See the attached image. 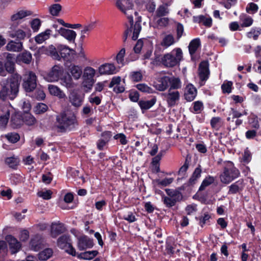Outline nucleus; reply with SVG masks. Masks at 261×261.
<instances>
[{"label":"nucleus","mask_w":261,"mask_h":261,"mask_svg":"<svg viewBox=\"0 0 261 261\" xmlns=\"http://www.w3.org/2000/svg\"><path fill=\"white\" fill-rule=\"evenodd\" d=\"M61 9L62 6L60 4H55L50 6L49 10L53 16H58Z\"/></svg>","instance_id":"603ef678"},{"label":"nucleus","mask_w":261,"mask_h":261,"mask_svg":"<svg viewBox=\"0 0 261 261\" xmlns=\"http://www.w3.org/2000/svg\"><path fill=\"white\" fill-rule=\"evenodd\" d=\"M20 79V76L15 73L4 83L0 91V98L3 100L7 98L13 99L18 92Z\"/></svg>","instance_id":"f03ea898"},{"label":"nucleus","mask_w":261,"mask_h":261,"mask_svg":"<svg viewBox=\"0 0 261 261\" xmlns=\"http://www.w3.org/2000/svg\"><path fill=\"white\" fill-rule=\"evenodd\" d=\"M243 181L242 180H239L236 182L232 184L229 187V194H234L243 188Z\"/></svg>","instance_id":"c9c22d12"},{"label":"nucleus","mask_w":261,"mask_h":261,"mask_svg":"<svg viewBox=\"0 0 261 261\" xmlns=\"http://www.w3.org/2000/svg\"><path fill=\"white\" fill-rule=\"evenodd\" d=\"M6 163L11 167H14L17 164V160L15 158L10 157L6 159Z\"/></svg>","instance_id":"774afa93"},{"label":"nucleus","mask_w":261,"mask_h":261,"mask_svg":"<svg viewBox=\"0 0 261 261\" xmlns=\"http://www.w3.org/2000/svg\"><path fill=\"white\" fill-rule=\"evenodd\" d=\"M5 240L9 245L12 254L18 252L21 249V245L20 243L13 236L7 235L5 238Z\"/></svg>","instance_id":"f8f14e48"},{"label":"nucleus","mask_w":261,"mask_h":261,"mask_svg":"<svg viewBox=\"0 0 261 261\" xmlns=\"http://www.w3.org/2000/svg\"><path fill=\"white\" fill-rule=\"evenodd\" d=\"M171 2L163 3L160 5L155 12L156 16L162 17L167 15L169 13V6L171 5Z\"/></svg>","instance_id":"393cba45"},{"label":"nucleus","mask_w":261,"mask_h":261,"mask_svg":"<svg viewBox=\"0 0 261 261\" xmlns=\"http://www.w3.org/2000/svg\"><path fill=\"white\" fill-rule=\"evenodd\" d=\"M53 251L50 248H46L38 254V258L41 260H46L53 255Z\"/></svg>","instance_id":"ea45409f"},{"label":"nucleus","mask_w":261,"mask_h":261,"mask_svg":"<svg viewBox=\"0 0 261 261\" xmlns=\"http://www.w3.org/2000/svg\"><path fill=\"white\" fill-rule=\"evenodd\" d=\"M156 99L152 98L149 100H141L139 102V105L142 110H148L151 108L155 103Z\"/></svg>","instance_id":"79ce46f5"},{"label":"nucleus","mask_w":261,"mask_h":261,"mask_svg":"<svg viewBox=\"0 0 261 261\" xmlns=\"http://www.w3.org/2000/svg\"><path fill=\"white\" fill-rule=\"evenodd\" d=\"M164 95L166 98L168 105L170 107L175 106L179 99V93L177 90L169 89L168 92Z\"/></svg>","instance_id":"4468645a"},{"label":"nucleus","mask_w":261,"mask_h":261,"mask_svg":"<svg viewBox=\"0 0 261 261\" xmlns=\"http://www.w3.org/2000/svg\"><path fill=\"white\" fill-rule=\"evenodd\" d=\"M173 181V178H165L162 180H158L156 182L159 185L163 186H167L171 184Z\"/></svg>","instance_id":"338daca9"},{"label":"nucleus","mask_w":261,"mask_h":261,"mask_svg":"<svg viewBox=\"0 0 261 261\" xmlns=\"http://www.w3.org/2000/svg\"><path fill=\"white\" fill-rule=\"evenodd\" d=\"M136 88L138 90L142 92L147 93H152L153 92V90L145 84H137Z\"/></svg>","instance_id":"6e6d98bb"},{"label":"nucleus","mask_w":261,"mask_h":261,"mask_svg":"<svg viewBox=\"0 0 261 261\" xmlns=\"http://www.w3.org/2000/svg\"><path fill=\"white\" fill-rule=\"evenodd\" d=\"M197 95L196 89L192 84H189L187 86L185 91V99L189 101H191L194 99Z\"/></svg>","instance_id":"4be33fe9"},{"label":"nucleus","mask_w":261,"mask_h":261,"mask_svg":"<svg viewBox=\"0 0 261 261\" xmlns=\"http://www.w3.org/2000/svg\"><path fill=\"white\" fill-rule=\"evenodd\" d=\"M163 201L165 204L168 207H171L175 204L176 199L175 197H164Z\"/></svg>","instance_id":"052dcab7"},{"label":"nucleus","mask_w":261,"mask_h":261,"mask_svg":"<svg viewBox=\"0 0 261 261\" xmlns=\"http://www.w3.org/2000/svg\"><path fill=\"white\" fill-rule=\"evenodd\" d=\"M14 109L10 104L2 106L0 108V129L5 130L8 125L11 113Z\"/></svg>","instance_id":"0eeeda50"},{"label":"nucleus","mask_w":261,"mask_h":261,"mask_svg":"<svg viewBox=\"0 0 261 261\" xmlns=\"http://www.w3.org/2000/svg\"><path fill=\"white\" fill-rule=\"evenodd\" d=\"M239 18L242 27H249L253 24L252 18L246 14H241Z\"/></svg>","instance_id":"c756f323"},{"label":"nucleus","mask_w":261,"mask_h":261,"mask_svg":"<svg viewBox=\"0 0 261 261\" xmlns=\"http://www.w3.org/2000/svg\"><path fill=\"white\" fill-rule=\"evenodd\" d=\"M94 83V80L83 78L82 86L84 88L86 92H89L90 90H91Z\"/></svg>","instance_id":"49530a36"},{"label":"nucleus","mask_w":261,"mask_h":261,"mask_svg":"<svg viewBox=\"0 0 261 261\" xmlns=\"http://www.w3.org/2000/svg\"><path fill=\"white\" fill-rule=\"evenodd\" d=\"M59 80H60V84L67 89L72 88L74 86L73 78L69 74L61 76Z\"/></svg>","instance_id":"bb28decb"},{"label":"nucleus","mask_w":261,"mask_h":261,"mask_svg":"<svg viewBox=\"0 0 261 261\" xmlns=\"http://www.w3.org/2000/svg\"><path fill=\"white\" fill-rule=\"evenodd\" d=\"M84 96L78 93L75 91H72L69 95V100L71 105L75 107H80L82 106Z\"/></svg>","instance_id":"2eb2a0df"},{"label":"nucleus","mask_w":261,"mask_h":261,"mask_svg":"<svg viewBox=\"0 0 261 261\" xmlns=\"http://www.w3.org/2000/svg\"><path fill=\"white\" fill-rule=\"evenodd\" d=\"M30 26L35 32L39 31L41 25V21L39 18H34L30 21Z\"/></svg>","instance_id":"864d4df0"},{"label":"nucleus","mask_w":261,"mask_h":261,"mask_svg":"<svg viewBox=\"0 0 261 261\" xmlns=\"http://www.w3.org/2000/svg\"><path fill=\"white\" fill-rule=\"evenodd\" d=\"M130 80L134 82H138L142 80L143 75L140 71H133L130 74Z\"/></svg>","instance_id":"4d7b16f0"},{"label":"nucleus","mask_w":261,"mask_h":261,"mask_svg":"<svg viewBox=\"0 0 261 261\" xmlns=\"http://www.w3.org/2000/svg\"><path fill=\"white\" fill-rule=\"evenodd\" d=\"M98 254L96 250H92L89 251H86L83 253L78 254L77 256L79 259H83L85 260H91L96 256Z\"/></svg>","instance_id":"72a5a7b5"},{"label":"nucleus","mask_w":261,"mask_h":261,"mask_svg":"<svg viewBox=\"0 0 261 261\" xmlns=\"http://www.w3.org/2000/svg\"><path fill=\"white\" fill-rule=\"evenodd\" d=\"M169 85L170 86L169 89L176 90L181 87V83L179 78L172 77H170Z\"/></svg>","instance_id":"c03bdc74"},{"label":"nucleus","mask_w":261,"mask_h":261,"mask_svg":"<svg viewBox=\"0 0 261 261\" xmlns=\"http://www.w3.org/2000/svg\"><path fill=\"white\" fill-rule=\"evenodd\" d=\"M214 181V178L212 176H208L206 177L202 181L199 190H203L206 187L210 185Z\"/></svg>","instance_id":"13d9d810"},{"label":"nucleus","mask_w":261,"mask_h":261,"mask_svg":"<svg viewBox=\"0 0 261 261\" xmlns=\"http://www.w3.org/2000/svg\"><path fill=\"white\" fill-rule=\"evenodd\" d=\"M22 86L27 92H31L37 86V76L32 71H27L23 76Z\"/></svg>","instance_id":"6e6552de"},{"label":"nucleus","mask_w":261,"mask_h":261,"mask_svg":"<svg viewBox=\"0 0 261 261\" xmlns=\"http://www.w3.org/2000/svg\"><path fill=\"white\" fill-rule=\"evenodd\" d=\"M170 82V77L167 76L160 78L158 82L155 83V88L161 91L165 90L169 86Z\"/></svg>","instance_id":"b1692460"},{"label":"nucleus","mask_w":261,"mask_h":261,"mask_svg":"<svg viewBox=\"0 0 261 261\" xmlns=\"http://www.w3.org/2000/svg\"><path fill=\"white\" fill-rule=\"evenodd\" d=\"M92 240L86 236H82L78 238L77 247L80 250H86L93 247Z\"/></svg>","instance_id":"dca6fc26"},{"label":"nucleus","mask_w":261,"mask_h":261,"mask_svg":"<svg viewBox=\"0 0 261 261\" xmlns=\"http://www.w3.org/2000/svg\"><path fill=\"white\" fill-rule=\"evenodd\" d=\"M258 7L256 4L253 3H249L246 7L247 12L250 14H254L258 10Z\"/></svg>","instance_id":"0e129e2a"},{"label":"nucleus","mask_w":261,"mask_h":261,"mask_svg":"<svg viewBox=\"0 0 261 261\" xmlns=\"http://www.w3.org/2000/svg\"><path fill=\"white\" fill-rule=\"evenodd\" d=\"M32 60V55L30 52L25 51L19 54L17 57V62L29 64Z\"/></svg>","instance_id":"2f4dec72"},{"label":"nucleus","mask_w":261,"mask_h":261,"mask_svg":"<svg viewBox=\"0 0 261 261\" xmlns=\"http://www.w3.org/2000/svg\"><path fill=\"white\" fill-rule=\"evenodd\" d=\"M201 170L199 167H197L195 169L192 176L189 179L190 184L193 185L195 183L197 179L200 177Z\"/></svg>","instance_id":"09e8293b"},{"label":"nucleus","mask_w":261,"mask_h":261,"mask_svg":"<svg viewBox=\"0 0 261 261\" xmlns=\"http://www.w3.org/2000/svg\"><path fill=\"white\" fill-rule=\"evenodd\" d=\"M183 59V53L180 48L176 47L163 55L161 63L165 67H173L179 64Z\"/></svg>","instance_id":"20e7f679"},{"label":"nucleus","mask_w":261,"mask_h":261,"mask_svg":"<svg viewBox=\"0 0 261 261\" xmlns=\"http://www.w3.org/2000/svg\"><path fill=\"white\" fill-rule=\"evenodd\" d=\"M96 73V71L90 66L86 67L83 71V78L94 80V77Z\"/></svg>","instance_id":"4c0bfd02"},{"label":"nucleus","mask_w":261,"mask_h":261,"mask_svg":"<svg viewBox=\"0 0 261 261\" xmlns=\"http://www.w3.org/2000/svg\"><path fill=\"white\" fill-rule=\"evenodd\" d=\"M125 54V50L124 48H122L118 53L116 57V60L117 64L120 66H123L124 65V57Z\"/></svg>","instance_id":"3c124183"},{"label":"nucleus","mask_w":261,"mask_h":261,"mask_svg":"<svg viewBox=\"0 0 261 261\" xmlns=\"http://www.w3.org/2000/svg\"><path fill=\"white\" fill-rule=\"evenodd\" d=\"M261 29L260 28H253L247 33L246 36L248 38L253 39L254 40L257 39L260 34Z\"/></svg>","instance_id":"a19ab883"},{"label":"nucleus","mask_w":261,"mask_h":261,"mask_svg":"<svg viewBox=\"0 0 261 261\" xmlns=\"http://www.w3.org/2000/svg\"><path fill=\"white\" fill-rule=\"evenodd\" d=\"M71 76L75 80H78L83 73L82 67L79 65H71L68 68Z\"/></svg>","instance_id":"5701e85b"},{"label":"nucleus","mask_w":261,"mask_h":261,"mask_svg":"<svg viewBox=\"0 0 261 261\" xmlns=\"http://www.w3.org/2000/svg\"><path fill=\"white\" fill-rule=\"evenodd\" d=\"M45 54L50 56L53 58L59 60L60 59V56L58 54V50L57 47L56 48L53 45H49L45 51Z\"/></svg>","instance_id":"473e14b6"},{"label":"nucleus","mask_w":261,"mask_h":261,"mask_svg":"<svg viewBox=\"0 0 261 261\" xmlns=\"http://www.w3.org/2000/svg\"><path fill=\"white\" fill-rule=\"evenodd\" d=\"M98 73L100 75H110L116 73L115 66L112 63H105L98 67Z\"/></svg>","instance_id":"f3484780"},{"label":"nucleus","mask_w":261,"mask_h":261,"mask_svg":"<svg viewBox=\"0 0 261 261\" xmlns=\"http://www.w3.org/2000/svg\"><path fill=\"white\" fill-rule=\"evenodd\" d=\"M38 196L45 200L50 199L52 192L50 190L41 191L38 192Z\"/></svg>","instance_id":"e2e57ef3"},{"label":"nucleus","mask_w":261,"mask_h":261,"mask_svg":"<svg viewBox=\"0 0 261 261\" xmlns=\"http://www.w3.org/2000/svg\"><path fill=\"white\" fill-rule=\"evenodd\" d=\"M22 116L23 123L28 125H33L36 122L35 118L29 113H24Z\"/></svg>","instance_id":"58836bf2"},{"label":"nucleus","mask_w":261,"mask_h":261,"mask_svg":"<svg viewBox=\"0 0 261 261\" xmlns=\"http://www.w3.org/2000/svg\"><path fill=\"white\" fill-rule=\"evenodd\" d=\"M32 14L30 11L21 10L14 13L11 16V24H16L21 19Z\"/></svg>","instance_id":"aec40b11"},{"label":"nucleus","mask_w":261,"mask_h":261,"mask_svg":"<svg viewBox=\"0 0 261 261\" xmlns=\"http://www.w3.org/2000/svg\"><path fill=\"white\" fill-rule=\"evenodd\" d=\"M175 42V39L173 35L168 34L165 36V37L163 38V40L161 43V45L163 47L167 48L173 45Z\"/></svg>","instance_id":"f704fd0d"},{"label":"nucleus","mask_w":261,"mask_h":261,"mask_svg":"<svg viewBox=\"0 0 261 261\" xmlns=\"http://www.w3.org/2000/svg\"><path fill=\"white\" fill-rule=\"evenodd\" d=\"M42 244V240L39 236L34 237L30 242V247L35 251H38L41 248Z\"/></svg>","instance_id":"7c9ffc66"},{"label":"nucleus","mask_w":261,"mask_h":261,"mask_svg":"<svg viewBox=\"0 0 261 261\" xmlns=\"http://www.w3.org/2000/svg\"><path fill=\"white\" fill-rule=\"evenodd\" d=\"M64 225L61 223H53L51 225V235L56 238L58 234L64 231Z\"/></svg>","instance_id":"cd10ccee"},{"label":"nucleus","mask_w":261,"mask_h":261,"mask_svg":"<svg viewBox=\"0 0 261 261\" xmlns=\"http://www.w3.org/2000/svg\"><path fill=\"white\" fill-rule=\"evenodd\" d=\"M64 73L62 66L55 65L43 75V79L50 83H56L59 81L61 76Z\"/></svg>","instance_id":"423d86ee"},{"label":"nucleus","mask_w":261,"mask_h":261,"mask_svg":"<svg viewBox=\"0 0 261 261\" xmlns=\"http://www.w3.org/2000/svg\"><path fill=\"white\" fill-rule=\"evenodd\" d=\"M58 50L60 53V57L65 60H70L73 58L75 55V51L68 46L62 44L57 46Z\"/></svg>","instance_id":"ddd939ff"},{"label":"nucleus","mask_w":261,"mask_h":261,"mask_svg":"<svg viewBox=\"0 0 261 261\" xmlns=\"http://www.w3.org/2000/svg\"><path fill=\"white\" fill-rule=\"evenodd\" d=\"M249 123L251 124L252 126L255 128H258L259 125L257 117L254 115L250 117L249 119Z\"/></svg>","instance_id":"69168bd1"},{"label":"nucleus","mask_w":261,"mask_h":261,"mask_svg":"<svg viewBox=\"0 0 261 261\" xmlns=\"http://www.w3.org/2000/svg\"><path fill=\"white\" fill-rule=\"evenodd\" d=\"M27 28L22 25L18 27V24H11L8 31L9 36L21 41L27 36Z\"/></svg>","instance_id":"1a4fd4ad"},{"label":"nucleus","mask_w":261,"mask_h":261,"mask_svg":"<svg viewBox=\"0 0 261 261\" xmlns=\"http://www.w3.org/2000/svg\"><path fill=\"white\" fill-rule=\"evenodd\" d=\"M223 123L221 119L218 117H213L211 120V126L216 130H218L223 125Z\"/></svg>","instance_id":"a18cd8bd"},{"label":"nucleus","mask_w":261,"mask_h":261,"mask_svg":"<svg viewBox=\"0 0 261 261\" xmlns=\"http://www.w3.org/2000/svg\"><path fill=\"white\" fill-rule=\"evenodd\" d=\"M51 31L49 29L38 34L35 37V41L38 44H41L50 37Z\"/></svg>","instance_id":"c85d7f7f"},{"label":"nucleus","mask_w":261,"mask_h":261,"mask_svg":"<svg viewBox=\"0 0 261 261\" xmlns=\"http://www.w3.org/2000/svg\"><path fill=\"white\" fill-rule=\"evenodd\" d=\"M23 45L21 41L17 42L11 40L7 44L6 48L7 50L10 51L18 52L22 49Z\"/></svg>","instance_id":"a878e982"},{"label":"nucleus","mask_w":261,"mask_h":261,"mask_svg":"<svg viewBox=\"0 0 261 261\" xmlns=\"http://www.w3.org/2000/svg\"><path fill=\"white\" fill-rule=\"evenodd\" d=\"M53 27L56 29V31L58 32L61 36L67 39L69 42H74L76 36V34L75 31L62 27L58 29L57 25L56 24H54Z\"/></svg>","instance_id":"9b49d317"},{"label":"nucleus","mask_w":261,"mask_h":261,"mask_svg":"<svg viewBox=\"0 0 261 261\" xmlns=\"http://www.w3.org/2000/svg\"><path fill=\"white\" fill-rule=\"evenodd\" d=\"M199 76L201 81H206L209 75L208 64L206 61L201 62L199 66L198 69Z\"/></svg>","instance_id":"a211bd4d"},{"label":"nucleus","mask_w":261,"mask_h":261,"mask_svg":"<svg viewBox=\"0 0 261 261\" xmlns=\"http://www.w3.org/2000/svg\"><path fill=\"white\" fill-rule=\"evenodd\" d=\"M57 127L61 131L71 130L77 125L75 115L70 112H63L57 117Z\"/></svg>","instance_id":"7ed1b4c3"},{"label":"nucleus","mask_w":261,"mask_h":261,"mask_svg":"<svg viewBox=\"0 0 261 261\" xmlns=\"http://www.w3.org/2000/svg\"><path fill=\"white\" fill-rule=\"evenodd\" d=\"M12 114L10 119V125L13 128L20 127L23 124L22 116L18 113Z\"/></svg>","instance_id":"412c9836"},{"label":"nucleus","mask_w":261,"mask_h":261,"mask_svg":"<svg viewBox=\"0 0 261 261\" xmlns=\"http://www.w3.org/2000/svg\"><path fill=\"white\" fill-rule=\"evenodd\" d=\"M194 21L202 23L204 25L211 27L212 23V19L210 17H205L203 16H199L194 17Z\"/></svg>","instance_id":"37998d69"},{"label":"nucleus","mask_w":261,"mask_h":261,"mask_svg":"<svg viewBox=\"0 0 261 261\" xmlns=\"http://www.w3.org/2000/svg\"><path fill=\"white\" fill-rule=\"evenodd\" d=\"M169 18L167 17H162L158 19L156 21V27L159 28L166 27L169 24Z\"/></svg>","instance_id":"bf43d9fd"},{"label":"nucleus","mask_w":261,"mask_h":261,"mask_svg":"<svg viewBox=\"0 0 261 261\" xmlns=\"http://www.w3.org/2000/svg\"><path fill=\"white\" fill-rule=\"evenodd\" d=\"M67 176L69 178H72L75 179H77L78 178H81L83 180V182L84 181V179L82 176H79V171L73 169V168H69L67 170Z\"/></svg>","instance_id":"de8ad7c7"},{"label":"nucleus","mask_w":261,"mask_h":261,"mask_svg":"<svg viewBox=\"0 0 261 261\" xmlns=\"http://www.w3.org/2000/svg\"><path fill=\"white\" fill-rule=\"evenodd\" d=\"M48 109L46 105L43 103H38L34 108V112L36 114H40L45 112Z\"/></svg>","instance_id":"5fc2aeb1"},{"label":"nucleus","mask_w":261,"mask_h":261,"mask_svg":"<svg viewBox=\"0 0 261 261\" xmlns=\"http://www.w3.org/2000/svg\"><path fill=\"white\" fill-rule=\"evenodd\" d=\"M240 174L239 170L234 166L231 162L225 163L223 172L220 175L222 182L228 184L237 178Z\"/></svg>","instance_id":"39448f33"},{"label":"nucleus","mask_w":261,"mask_h":261,"mask_svg":"<svg viewBox=\"0 0 261 261\" xmlns=\"http://www.w3.org/2000/svg\"><path fill=\"white\" fill-rule=\"evenodd\" d=\"M232 83L230 81H225L221 86L224 93H230L231 92Z\"/></svg>","instance_id":"680f3d73"},{"label":"nucleus","mask_w":261,"mask_h":261,"mask_svg":"<svg viewBox=\"0 0 261 261\" xmlns=\"http://www.w3.org/2000/svg\"><path fill=\"white\" fill-rule=\"evenodd\" d=\"M116 6L126 16L131 25L129 29L126 30L125 33L124 40L126 39L127 36L132 32V39L136 40L141 30L140 24L141 18L138 16V13L134 10L133 3L130 0H117Z\"/></svg>","instance_id":"f257e3e1"},{"label":"nucleus","mask_w":261,"mask_h":261,"mask_svg":"<svg viewBox=\"0 0 261 261\" xmlns=\"http://www.w3.org/2000/svg\"><path fill=\"white\" fill-rule=\"evenodd\" d=\"M48 90L50 95L56 96L59 99H65L66 98V94L56 85L49 84L48 85Z\"/></svg>","instance_id":"6ab92c4d"},{"label":"nucleus","mask_w":261,"mask_h":261,"mask_svg":"<svg viewBox=\"0 0 261 261\" xmlns=\"http://www.w3.org/2000/svg\"><path fill=\"white\" fill-rule=\"evenodd\" d=\"M57 244L60 248L64 249L69 254L72 256L76 255V251L71 246L70 240L67 236L60 237L58 240Z\"/></svg>","instance_id":"9d476101"},{"label":"nucleus","mask_w":261,"mask_h":261,"mask_svg":"<svg viewBox=\"0 0 261 261\" xmlns=\"http://www.w3.org/2000/svg\"><path fill=\"white\" fill-rule=\"evenodd\" d=\"M200 45V41L199 38L192 40L189 45V50L190 55L193 56Z\"/></svg>","instance_id":"e433bc0d"},{"label":"nucleus","mask_w":261,"mask_h":261,"mask_svg":"<svg viewBox=\"0 0 261 261\" xmlns=\"http://www.w3.org/2000/svg\"><path fill=\"white\" fill-rule=\"evenodd\" d=\"M5 138L11 143H15L19 141L20 136L16 133H10L5 136Z\"/></svg>","instance_id":"8fccbe9b"}]
</instances>
